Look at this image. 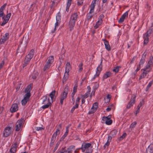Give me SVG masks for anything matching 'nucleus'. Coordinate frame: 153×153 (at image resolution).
Returning a JSON list of instances; mask_svg holds the SVG:
<instances>
[{
    "label": "nucleus",
    "mask_w": 153,
    "mask_h": 153,
    "mask_svg": "<svg viewBox=\"0 0 153 153\" xmlns=\"http://www.w3.org/2000/svg\"><path fill=\"white\" fill-rule=\"evenodd\" d=\"M56 91L55 90L53 91L50 94L49 97H50L51 99V100L53 101V98L54 97Z\"/></svg>",
    "instance_id": "24"
},
{
    "label": "nucleus",
    "mask_w": 153,
    "mask_h": 153,
    "mask_svg": "<svg viewBox=\"0 0 153 153\" xmlns=\"http://www.w3.org/2000/svg\"><path fill=\"white\" fill-rule=\"evenodd\" d=\"M91 9L89 13H88L90 14H93L92 13H94V8L90 7Z\"/></svg>",
    "instance_id": "49"
},
{
    "label": "nucleus",
    "mask_w": 153,
    "mask_h": 153,
    "mask_svg": "<svg viewBox=\"0 0 153 153\" xmlns=\"http://www.w3.org/2000/svg\"><path fill=\"white\" fill-rule=\"evenodd\" d=\"M52 103L53 102H48V103L44 104L45 105L42 106V108L43 109L48 108L49 106H51Z\"/></svg>",
    "instance_id": "26"
},
{
    "label": "nucleus",
    "mask_w": 153,
    "mask_h": 153,
    "mask_svg": "<svg viewBox=\"0 0 153 153\" xmlns=\"http://www.w3.org/2000/svg\"><path fill=\"white\" fill-rule=\"evenodd\" d=\"M89 94L90 93L87 92L84 95L82 96V97L84 98H87L88 97Z\"/></svg>",
    "instance_id": "47"
},
{
    "label": "nucleus",
    "mask_w": 153,
    "mask_h": 153,
    "mask_svg": "<svg viewBox=\"0 0 153 153\" xmlns=\"http://www.w3.org/2000/svg\"><path fill=\"white\" fill-rule=\"evenodd\" d=\"M50 66L51 65L47 62L44 67V71H45L47 69H48L50 68Z\"/></svg>",
    "instance_id": "30"
},
{
    "label": "nucleus",
    "mask_w": 153,
    "mask_h": 153,
    "mask_svg": "<svg viewBox=\"0 0 153 153\" xmlns=\"http://www.w3.org/2000/svg\"><path fill=\"white\" fill-rule=\"evenodd\" d=\"M35 129L37 131H39V130H41L42 129H44V128H43L42 127H35Z\"/></svg>",
    "instance_id": "55"
},
{
    "label": "nucleus",
    "mask_w": 153,
    "mask_h": 153,
    "mask_svg": "<svg viewBox=\"0 0 153 153\" xmlns=\"http://www.w3.org/2000/svg\"><path fill=\"white\" fill-rule=\"evenodd\" d=\"M111 73L109 71L107 72L104 74L102 77V79L104 80V79L110 77L111 76Z\"/></svg>",
    "instance_id": "20"
},
{
    "label": "nucleus",
    "mask_w": 153,
    "mask_h": 153,
    "mask_svg": "<svg viewBox=\"0 0 153 153\" xmlns=\"http://www.w3.org/2000/svg\"><path fill=\"white\" fill-rule=\"evenodd\" d=\"M78 15L76 13L72 14L71 16L69 23L70 30H73L76 21L78 18Z\"/></svg>",
    "instance_id": "1"
},
{
    "label": "nucleus",
    "mask_w": 153,
    "mask_h": 153,
    "mask_svg": "<svg viewBox=\"0 0 153 153\" xmlns=\"http://www.w3.org/2000/svg\"><path fill=\"white\" fill-rule=\"evenodd\" d=\"M91 144L90 143L83 142L82 145V147L78 149H81L82 152H84L86 150H87L88 148L91 146Z\"/></svg>",
    "instance_id": "7"
},
{
    "label": "nucleus",
    "mask_w": 153,
    "mask_h": 153,
    "mask_svg": "<svg viewBox=\"0 0 153 153\" xmlns=\"http://www.w3.org/2000/svg\"><path fill=\"white\" fill-rule=\"evenodd\" d=\"M102 40L104 42V43L106 49L108 51H110L111 50V48L108 42L105 39H103Z\"/></svg>",
    "instance_id": "18"
},
{
    "label": "nucleus",
    "mask_w": 153,
    "mask_h": 153,
    "mask_svg": "<svg viewBox=\"0 0 153 153\" xmlns=\"http://www.w3.org/2000/svg\"><path fill=\"white\" fill-rule=\"evenodd\" d=\"M32 84H30L29 85H28L26 88L25 92L26 94H25L28 95V96H30L31 94L30 93V91L32 90L31 86Z\"/></svg>",
    "instance_id": "13"
},
{
    "label": "nucleus",
    "mask_w": 153,
    "mask_h": 153,
    "mask_svg": "<svg viewBox=\"0 0 153 153\" xmlns=\"http://www.w3.org/2000/svg\"><path fill=\"white\" fill-rule=\"evenodd\" d=\"M69 128V126H67L66 127V131L65 132V134L63 135L65 137H66L67 136V135L68 134V133Z\"/></svg>",
    "instance_id": "39"
},
{
    "label": "nucleus",
    "mask_w": 153,
    "mask_h": 153,
    "mask_svg": "<svg viewBox=\"0 0 153 153\" xmlns=\"http://www.w3.org/2000/svg\"><path fill=\"white\" fill-rule=\"evenodd\" d=\"M12 131V128L10 127H7L5 129L3 132V136L4 137H7L9 136Z\"/></svg>",
    "instance_id": "5"
},
{
    "label": "nucleus",
    "mask_w": 153,
    "mask_h": 153,
    "mask_svg": "<svg viewBox=\"0 0 153 153\" xmlns=\"http://www.w3.org/2000/svg\"><path fill=\"white\" fill-rule=\"evenodd\" d=\"M111 117V116L110 115L107 117H103L102 120L104 121L103 123L108 125H111L112 123V120L110 119Z\"/></svg>",
    "instance_id": "6"
},
{
    "label": "nucleus",
    "mask_w": 153,
    "mask_h": 153,
    "mask_svg": "<svg viewBox=\"0 0 153 153\" xmlns=\"http://www.w3.org/2000/svg\"><path fill=\"white\" fill-rule=\"evenodd\" d=\"M35 5V3L33 2L31 5L29 9V11H32L33 10L34 7Z\"/></svg>",
    "instance_id": "40"
},
{
    "label": "nucleus",
    "mask_w": 153,
    "mask_h": 153,
    "mask_svg": "<svg viewBox=\"0 0 153 153\" xmlns=\"http://www.w3.org/2000/svg\"><path fill=\"white\" fill-rule=\"evenodd\" d=\"M112 137H113L112 136H111L109 135L108 137L107 141L110 142L111 141Z\"/></svg>",
    "instance_id": "63"
},
{
    "label": "nucleus",
    "mask_w": 153,
    "mask_h": 153,
    "mask_svg": "<svg viewBox=\"0 0 153 153\" xmlns=\"http://www.w3.org/2000/svg\"><path fill=\"white\" fill-rule=\"evenodd\" d=\"M147 64H149V65L152 66L153 64V57L150 58V59L149 61Z\"/></svg>",
    "instance_id": "33"
},
{
    "label": "nucleus",
    "mask_w": 153,
    "mask_h": 153,
    "mask_svg": "<svg viewBox=\"0 0 153 153\" xmlns=\"http://www.w3.org/2000/svg\"><path fill=\"white\" fill-rule=\"evenodd\" d=\"M94 16L93 14H90L88 13L87 15V18L88 20H89L93 17Z\"/></svg>",
    "instance_id": "37"
},
{
    "label": "nucleus",
    "mask_w": 153,
    "mask_h": 153,
    "mask_svg": "<svg viewBox=\"0 0 153 153\" xmlns=\"http://www.w3.org/2000/svg\"><path fill=\"white\" fill-rule=\"evenodd\" d=\"M7 5V4H4L0 8V10L2 11H4L6 6Z\"/></svg>",
    "instance_id": "52"
},
{
    "label": "nucleus",
    "mask_w": 153,
    "mask_h": 153,
    "mask_svg": "<svg viewBox=\"0 0 153 153\" xmlns=\"http://www.w3.org/2000/svg\"><path fill=\"white\" fill-rule=\"evenodd\" d=\"M54 61V57L53 56H51L49 57L48 61L47 62L51 65Z\"/></svg>",
    "instance_id": "25"
},
{
    "label": "nucleus",
    "mask_w": 153,
    "mask_h": 153,
    "mask_svg": "<svg viewBox=\"0 0 153 153\" xmlns=\"http://www.w3.org/2000/svg\"><path fill=\"white\" fill-rule=\"evenodd\" d=\"M65 148H62L59 151H58L57 153H64L65 152H66Z\"/></svg>",
    "instance_id": "34"
},
{
    "label": "nucleus",
    "mask_w": 153,
    "mask_h": 153,
    "mask_svg": "<svg viewBox=\"0 0 153 153\" xmlns=\"http://www.w3.org/2000/svg\"><path fill=\"white\" fill-rule=\"evenodd\" d=\"M9 33H6L3 37L0 39V44H4L5 42L9 38Z\"/></svg>",
    "instance_id": "12"
},
{
    "label": "nucleus",
    "mask_w": 153,
    "mask_h": 153,
    "mask_svg": "<svg viewBox=\"0 0 153 153\" xmlns=\"http://www.w3.org/2000/svg\"><path fill=\"white\" fill-rule=\"evenodd\" d=\"M83 0H78L77 2V4L79 5H82L83 3Z\"/></svg>",
    "instance_id": "51"
},
{
    "label": "nucleus",
    "mask_w": 153,
    "mask_h": 153,
    "mask_svg": "<svg viewBox=\"0 0 153 153\" xmlns=\"http://www.w3.org/2000/svg\"><path fill=\"white\" fill-rule=\"evenodd\" d=\"M18 108L19 107L17 104L14 103L12 105L10 110L11 113H13L17 111L18 110Z\"/></svg>",
    "instance_id": "10"
},
{
    "label": "nucleus",
    "mask_w": 153,
    "mask_h": 153,
    "mask_svg": "<svg viewBox=\"0 0 153 153\" xmlns=\"http://www.w3.org/2000/svg\"><path fill=\"white\" fill-rule=\"evenodd\" d=\"M29 63L27 62H26L25 61H24V63L23 64V65H22V67L23 68H24V67H25V66H26Z\"/></svg>",
    "instance_id": "58"
},
{
    "label": "nucleus",
    "mask_w": 153,
    "mask_h": 153,
    "mask_svg": "<svg viewBox=\"0 0 153 153\" xmlns=\"http://www.w3.org/2000/svg\"><path fill=\"white\" fill-rule=\"evenodd\" d=\"M30 96L28 95L25 94L24 99L22 101V105H25L29 100Z\"/></svg>",
    "instance_id": "14"
},
{
    "label": "nucleus",
    "mask_w": 153,
    "mask_h": 153,
    "mask_svg": "<svg viewBox=\"0 0 153 153\" xmlns=\"http://www.w3.org/2000/svg\"><path fill=\"white\" fill-rule=\"evenodd\" d=\"M68 91V87L66 86L64 89L62 93L61 94L60 97V102L62 105L63 104V101L67 97Z\"/></svg>",
    "instance_id": "2"
},
{
    "label": "nucleus",
    "mask_w": 153,
    "mask_h": 153,
    "mask_svg": "<svg viewBox=\"0 0 153 153\" xmlns=\"http://www.w3.org/2000/svg\"><path fill=\"white\" fill-rule=\"evenodd\" d=\"M136 97V96L134 94L131 96L130 100L127 105L126 110L127 109L130 108L131 107L133 106V104L135 103Z\"/></svg>",
    "instance_id": "3"
},
{
    "label": "nucleus",
    "mask_w": 153,
    "mask_h": 153,
    "mask_svg": "<svg viewBox=\"0 0 153 153\" xmlns=\"http://www.w3.org/2000/svg\"><path fill=\"white\" fill-rule=\"evenodd\" d=\"M18 146V144L17 142L15 143L14 144H12L11 146L10 149L17 151V147Z\"/></svg>",
    "instance_id": "22"
},
{
    "label": "nucleus",
    "mask_w": 153,
    "mask_h": 153,
    "mask_svg": "<svg viewBox=\"0 0 153 153\" xmlns=\"http://www.w3.org/2000/svg\"><path fill=\"white\" fill-rule=\"evenodd\" d=\"M137 123L136 122L134 121L132 123L130 126V128H131V130H132V129L134 128L136 126Z\"/></svg>",
    "instance_id": "35"
},
{
    "label": "nucleus",
    "mask_w": 153,
    "mask_h": 153,
    "mask_svg": "<svg viewBox=\"0 0 153 153\" xmlns=\"http://www.w3.org/2000/svg\"><path fill=\"white\" fill-rule=\"evenodd\" d=\"M153 84V80L150 82L147 86L146 88V90L147 91L149 89V88L151 87L152 86V85Z\"/></svg>",
    "instance_id": "31"
},
{
    "label": "nucleus",
    "mask_w": 153,
    "mask_h": 153,
    "mask_svg": "<svg viewBox=\"0 0 153 153\" xmlns=\"http://www.w3.org/2000/svg\"><path fill=\"white\" fill-rule=\"evenodd\" d=\"M104 17V16L103 14H101L99 16L98 19V20L94 26L95 28L97 29L98 28L100 25L102 23V19Z\"/></svg>",
    "instance_id": "9"
},
{
    "label": "nucleus",
    "mask_w": 153,
    "mask_h": 153,
    "mask_svg": "<svg viewBox=\"0 0 153 153\" xmlns=\"http://www.w3.org/2000/svg\"><path fill=\"white\" fill-rule=\"evenodd\" d=\"M117 132V131L116 129H114L111 131L109 135L112 136V137H114L116 135Z\"/></svg>",
    "instance_id": "23"
},
{
    "label": "nucleus",
    "mask_w": 153,
    "mask_h": 153,
    "mask_svg": "<svg viewBox=\"0 0 153 153\" xmlns=\"http://www.w3.org/2000/svg\"><path fill=\"white\" fill-rule=\"evenodd\" d=\"M144 39V45H146L148 43L149 40V38H143Z\"/></svg>",
    "instance_id": "42"
},
{
    "label": "nucleus",
    "mask_w": 153,
    "mask_h": 153,
    "mask_svg": "<svg viewBox=\"0 0 153 153\" xmlns=\"http://www.w3.org/2000/svg\"><path fill=\"white\" fill-rule=\"evenodd\" d=\"M43 98L44 99L43 100V101L42 102V104H45L46 103H48V102H53V101L51 100L49 97L47 98V95H45L43 96Z\"/></svg>",
    "instance_id": "15"
},
{
    "label": "nucleus",
    "mask_w": 153,
    "mask_h": 153,
    "mask_svg": "<svg viewBox=\"0 0 153 153\" xmlns=\"http://www.w3.org/2000/svg\"><path fill=\"white\" fill-rule=\"evenodd\" d=\"M96 4V1H93L92 2L91 4L90 5V7H92L94 8L95 7Z\"/></svg>",
    "instance_id": "48"
},
{
    "label": "nucleus",
    "mask_w": 153,
    "mask_h": 153,
    "mask_svg": "<svg viewBox=\"0 0 153 153\" xmlns=\"http://www.w3.org/2000/svg\"><path fill=\"white\" fill-rule=\"evenodd\" d=\"M99 86V84L97 82L94 83V90H97Z\"/></svg>",
    "instance_id": "45"
},
{
    "label": "nucleus",
    "mask_w": 153,
    "mask_h": 153,
    "mask_svg": "<svg viewBox=\"0 0 153 153\" xmlns=\"http://www.w3.org/2000/svg\"><path fill=\"white\" fill-rule=\"evenodd\" d=\"M141 66L140 65H138L137 67V68L136 70L135 71L136 72H137L140 69Z\"/></svg>",
    "instance_id": "61"
},
{
    "label": "nucleus",
    "mask_w": 153,
    "mask_h": 153,
    "mask_svg": "<svg viewBox=\"0 0 153 153\" xmlns=\"http://www.w3.org/2000/svg\"><path fill=\"white\" fill-rule=\"evenodd\" d=\"M58 134H59L60 133V129L59 128L56 129V131L54 133L52 137L56 138L58 134Z\"/></svg>",
    "instance_id": "28"
},
{
    "label": "nucleus",
    "mask_w": 153,
    "mask_h": 153,
    "mask_svg": "<svg viewBox=\"0 0 153 153\" xmlns=\"http://www.w3.org/2000/svg\"><path fill=\"white\" fill-rule=\"evenodd\" d=\"M80 97H78L76 100V104H79V103L80 102Z\"/></svg>",
    "instance_id": "64"
},
{
    "label": "nucleus",
    "mask_w": 153,
    "mask_h": 153,
    "mask_svg": "<svg viewBox=\"0 0 153 153\" xmlns=\"http://www.w3.org/2000/svg\"><path fill=\"white\" fill-rule=\"evenodd\" d=\"M152 32V29L151 28L149 29L146 32L149 35H151Z\"/></svg>",
    "instance_id": "57"
},
{
    "label": "nucleus",
    "mask_w": 153,
    "mask_h": 153,
    "mask_svg": "<svg viewBox=\"0 0 153 153\" xmlns=\"http://www.w3.org/2000/svg\"><path fill=\"white\" fill-rule=\"evenodd\" d=\"M70 68H65V71L63 77L62 79V82L63 83L65 82L67 79L68 77L69 73L70 71Z\"/></svg>",
    "instance_id": "8"
},
{
    "label": "nucleus",
    "mask_w": 153,
    "mask_h": 153,
    "mask_svg": "<svg viewBox=\"0 0 153 153\" xmlns=\"http://www.w3.org/2000/svg\"><path fill=\"white\" fill-rule=\"evenodd\" d=\"M150 35L149 34L147 33H146L144 34L143 38H149V37L150 36Z\"/></svg>",
    "instance_id": "53"
},
{
    "label": "nucleus",
    "mask_w": 153,
    "mask_h": 153,
    "mask_svg": "<svg viewBox=\"0 0 153 153\" xmlns=\"http://www.w3.org/2000/svg\"><path fill=\"white\" fill-rule=\"evenodd\" d=\"M82 65H83L82 63H81L79 64V72H80L81 71H82V70L83 69V68L82 67Z\"/></svg>",
    "instance_id": "46"
},
{
    "label": "nucleus",
    "mask_w": 153,
    "mask_h": 153,
    "mask_svg": "<svg viewBox=\"0 0 153 153\" xmlns=\"http://www.w3.org/2000/svg\"><path fill=\"white\" fill-rule=\"evenodd\" d=\"M120 68L121 67L120 66H117L114 68L112 71L116 73H118L119 71V68Z\"/></svg>",
    "instance_id": "32"
},
{
    "label": "nucleus",
    "mask_w": 153,
    "mask_h": 153,
    "mask_svg": "<svg viewBox=\"0 0 153 153\" xmlns=\"http://www.w3.org/2000/svg\"><path fill=\"white\" fill-rule=\"evenodd\" d=\"M146 73H145L144 72H143L142 74H141L139 78V79L140 80L141 79L144 78L146 76Z\"/></svg>",
    "instance_id": "38"
},
{
    "label": "nucleus",
    "mask_w": 153,
    "mask_h": 153,
    "mask_svg": "<svg viewBox=\"0 0 153 153\" xmlns=\"http://www.w3.org/2000/svg\"><path fill=\"white\" fill-rule=\"evenodd\" d=\"M4 65V62L3 60L2 62L0 64V69H1L2 68L3 66Z\"/></svg>",
    "instance_id": "60"
},
{
    "label": "nucleus",
    "mask_w": 153,
    "mask_h": 153,
    "mask_svg": "<svg viewBox=\"0 0 153 153\" xmlns=\"http://www.w3.org/2000/svg\"><path fill=\"white\" fill-rule=\"evenodd\" d=\"M129 11V10L126 12L121 16H122V17H124V18L125 19V18L126 17L128 16V12Z\"/></svg>",
    "instance_id": "44"
},
{
    "label": "nucleus",
    "mask_w": 153,
    "mask_h": 153,
    "mask_svg": "<svg viewBox=\"0 0 153 153\" xmlns=\"http://www.w3.org/2000/svg\"><path fill=\"white\" fill-rule=\"evenodd\" d=\"M56 140V138L52 137L50 143V146L51 147H52L54 144V142Z\"/></svg>",
    "instance_id": "29"
},
{
    "label": "nucleus",
    "mask_w": 153,
    "mask_h": 153,
    "mask_svg": "<svg viewBox=\"0 0 153 153\" xmlns=\"http://www.w3.org/2000/svg\"><path fill=\"white\" fill-rule=\"evenodd\" d=\"M151 67V65H149V64H147L145 68L144 69L146 70L149 69V70L151 69V70L152 69Z\"/></svg>",
    "instance_id": "43"
},
{
    "label": "nucleus",
    "mask_w": 153,
    "mask_h": 153,
    "mask_svg": "<svg viewBox=\"0 0 153 153\" xmlns=\"http://www.w3.org/2000/svg\"><path fill=\"white\" fill-rule=\"evenodd\" d=\"M102 60L101 59V62L100 63V64L99 66L97 67V71L98 72L100 73V71H101L102 70Z\"/></svg>",
    "instance_id": "27"
},
{
    "label": "nucleus",
    "mask_w": 153,
    "mask_h": 153,
    "mask_svg": "<svg viewBox=\"0 0 153 153\" xmlns=\"http://www.w3.org/2000/svg\"><path fill=\"white\" fill-rule=\"evenodd\" d=\"M66 67L68 68H70V64L69 62H67L66 65Z\"/></svg>",
    "instance_id": "62"
},
{
    "label": "nucleus",
    "mask_w": 153,
    "mask_h": 153,
    "mask_svg": "<svg viewBox=\"0 0 153 153\" xmlns=\"http://www.w3.org/2000/svg\"><path fill=\"white\" fill-rule=\"evenodd\" d=\"M24 121L23 118H22L21 119L18 120L16 123L15 131H19L22 125L23 122Z\"/></svg>",
    "instance_id": "4"
},
{
    "label": "nucleus",
    "mask_w": 153,
    "mask_h": 153,
    "mask_svg": "<svg viewBox=\"0 0 153 153\" xmlns=\"http://www.w3.org/2000/svg\"><path fill=\"white\" fill-rule=\"evenodd\" d=\"M146 153H153V143H151L147 148Z\"/></svg>",
    "instance_id": "17"
},
{
    "label": "nucleus",
    "mask_w": 153,
    "mask_h": 153,
    "mask_svg": "<svg viewBox=\"0 0 153 153\" xmlns=\"http://www.w3.org/2000/svg\"><path fill=\"white\" fill-rule=\"evenodd\" d=\"M98 104L97 102H95L93 104L92 107L91 108V111L89 112L90 114L94 113L97 109Z\"/></svg>",
    "instance_id": "11"
},
{
    "label": "nucleus",
    "mask_w": 153,
    "mask_h": 153,
    "mask_svg": "<svg viewBox=\"0 0 153 153\" xmlns=\"http://www.w3.org/2000/svg\"><path fill=\"white\" fill-rule=\"evenodd\" d=\"M146 53L145 52H144L143 54L141 59L139 63V65H140L142 66L145 62V59L146 57Z\"/></svg>",
    "instance_id": "16"
},
{
    "label": "nucleus",
    "mask_w": 153,
    "mask_h": 153,
    "mask_svg": "<svg viewBox=\"0 0 153 153\" xmlns=\"http://www.w3.org/2000/svg\"><path fill=\"white\" fill-rule=\"evenodd\" d=\"M72 1V0H67L66 9V11L67 12H68L69 11V8L71 5Z\"/></svg>",
    "instance_id": "21"
},
{
    "label": "nucleus",
    "mask_w": 153,
    "mask_h": 153,
    "mask_svg": "<svg viewBox=\"0 0 153 153\" xmlns=\"http://www.w3.org/2000/svg\"><path fill=\"white\" fill-rule=\"evenodd\" d=\"M34 50L32 49L30 51L28 54L26 56V57L31 60L33 56V55L34 54Z\"/></svg>",
    "instance_id": "19"
},
{
    "label": "nucleus",
    "mask_w": 153,
    "mask_h": 153,
    "mask_svg": "<svg viewBox=\"0 0 153 153\" xmlns=\"http://www.w3.org/2000/svg\"><path fill=\"white\" fill-rule=\"evenodd\" d=\"M143 70V72H144L145 73H146V75L150 72L151 71V69L150 70H147L146 69H142L141 70Z\"/></svg>",
    "instance_id": "56"
},
{
    "label": "nucleus",
    "mask_w": 153,
    "mask_h": 153,
    "mask_svg": "<svg viewBox=\"0 0 153 153\" xmlns=\"http://www.w3.org/2000/svg\"><path fill=\"white\" fill-rule=\"evenodd\" d=\"M75 146H71L69 147L68 148V150H72V149H75Z\"/></svg>",
    "instance_id": "59"
},
{
    "label": "nucleus",
    "mask_w": 153,
    "mask_h": 153,
    "mask_svg": "<svg viewBox=\"0 0 153 153\" xmlns=\"http://www.w3.org/2000/svg\"><path fill=\"white\" fill-rule=\"evenodd\" d=\"M4 19V20L1 24V26H3L5 24H6L8 22V19H7L5 18H4V19Z\"/></svg>",
    "instance_id": "36"
},
{
    "label": "nucleus",
    "mask_w": 153,
    "mask_h": 153,
    "mask_svg": "<svg viewBox=\"0 0 153 153\" xmlns=\"http://www.w3.org/2000/svg\"><path fill=\"white\" fill-rule=\"evenodd\" d=\"M11 15V13H8L6 16L5 19H8V20H9V19H10V16Z\"/></svg>",
    "instance_id": "54"
},
{
    "label": "nucleus",
    "mask_w": 153,
    "mask_h": 153,
    "mask_svg": "<svg viewBox=\"0 0 153 153\" xmlns=\"http://www.w3.org/2000/svg\"><path fill=\"white\" fill-rule=\"evenodd\" d=\"M125 19L124 18V17H122V16H121V17L120 18L119 20L118 21V22L119 23H122L124 20Z\"/></svg>",
    "instance_id": "50"
},
{
    "label": "nucleus",
    "mask_w": 153,
    "mask_h": 153,
    "mask_svg": "<svg viewBox=\"0 0 153 153\" xmlns=\"http://www.w3.org/2000/svg\"><path fill=\"white\" fill-rule=\"evenodd\" d=\"M127 135L126 133H124L122 136H120L119 138L120 140H122Z\"/></svg>",
    "instance_id": "41"
}]
</instances>
